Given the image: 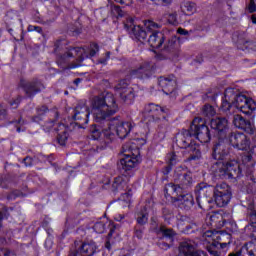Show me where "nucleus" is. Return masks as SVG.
I'll list each match as a JSON object with an SVG mask.
<instances>
[{
    "label": "nucleus",
    "mask_w": 256,
    "mask_h": 256,
    "mask_svg": "<svg viewBox=\"0 0 256 256\" xmlns=\"http://www.w3.org/2000/svg\"><path fill=\"white\" fill-rule=\"evenodd\" d=\"M215 108L209 104H205L202 108V114L204 117H213L215 115Z\"/></svg>",
    "instance_id": "nucleus-40"
},
{
    "label": "nucleus",
    "mask_w": 256,
    "mask_h": 256,
    "mask_svg": "<svg viewBox=\"0 0 256 256\" xmlns=\"http://www.w3.org/2000/svg\"><path fill=\"white\" fill-rule=\"evenodd\" d=\"M143 231H145V226H138L134 227V235L137 239H143Z\"/></svg>",
    "instance_id": "nucleus-42"
},
{
    "label": "nucleus",
    "mask_w": 256,
    "mask_h": 256,
    "mask_svg": "<svg viewBox=\"0 0 256 256\" xmlns=\"http://www.w3.org/2000/svg\"><path fill=\"white\" fill-rule=\"evenodd\" d=\"M231 187L227 183H221L214 186L212 197L217 207H226L229 205L232 197Z\"/></svg>",
    "instance_id": "nucleus-10"
},
{
    "label": "nucleus",
    "mask_w": 256,
    "mask_h": 256,
    "mask_svg": "<svg viewBox=\"0 0 256 256\" xmlns=\"http://www.w3.org/2000/svg\"><path fill=\"white\" fill-rule=\"evenodd\" d=\"M97 123H99V125L94 124L90 127L91 137L92 139H95V140L101 137V133L105 135V131H103V122H97Z\"/></svg>",
    "instance_id": "nucleus-32"
},
{
    "label": "nucleus",
    "mask_w": 256,
    "mask_h": 256,
    "mask_svg": "<svg viewBox=\"0 0 256 256\" xmlns=\"http://www.w3.org/2000/svg\"><path fill=\"white\" fill-rule=\"evenodd\" d=\"M145 113H148L154 121H162L164 129H167L169 122L167 121V115H169V109L167 107H161L159 105L150 103L145 106Z\"/></svg>",
    "instance_id": "nucleus-15"
},
{
    "label": "nucleus",
    "mask_w": 256,
    "mask_h": 256,
    "mask_svg": "<svg viewBox=\"0 0 256 256\" xmlns=\"http://www.w3.org/2000/svg\"><path fill=\"white\" fill-rule=\"evenodd\" d=\"M206 223L210 225V227L221 229V227L225 225V219L223 218V214L214 212L206 217Z\"/></svg>",
    "instance_id": "nucleus-27"
},
{
    "label": "nucleus",
    "mask_w": 256,
    "mask_h": 256,
    "mask_svg": "<svg viewBox=\"0 0 256 256\" xmlns=\"http://www.w3.org/2000/svg\"><path fill=\"white\" fill-rule=\"evenodd\" d=\"M252 23H254V25H256V14H253L251 17Z\"/></svg>",
    "instance_id": "nucleus-64"
},
{
    "label": "nucleus",
    "mask_w": 256,
    "mask_h": 256,
    "mask_svg": "<svg viewBox=\"0 0 256 256\" xmlns=\"http://www.w3.org/2000/svg\"><path fill=\"white\" fill-rule=\"evenodd\" d=\"M105 247H106V249H108V251H111V242H109V240L106 241Z\"/></svg>",
    "instance_id": "nucleus-63"
},
{
    "label": "nucleus",
    "mask_w": 256,
    "mask_h": 256,
    "mask_svg": "<svg viewBox=\"0 0 256 256\" xmlns=\"http://www.w3.org/2000/svg\"><path fill=\"white\" fill-rule=\"evenodd\" d=\"M153 75V65L149 62L141 64L138 68L130 70V77L134 79H148Z\"/></svg>",
    "instance_id": "nucleus-21"
},
{
    "label": "nucleus",
    "mask_w": 256,
    "mask_h": 256,
    "mask_svg": "<svg viewBox=\"0 0 256 256\" xmlns=\"http://www.w3.org/2000/svg\"><path fill=\"white\" fill-rule=\"evenodd\" d=\"M93 229L96 233H105V223L103 222H96L93 226Z\"/></svg>",
    "instance_id": "nucleus-43"
},
{
    "label": "nucleus",
    "mask_w": 256,
    "mask_h": 256,
    "mask_svg": "<svg viewBox=\"0 0 256 256\" xmlns=\"http://www.w3.org/2000/svg\"><path fill=\"white\" fill-rule=\"evenodd\" d=\"M178 221L180 223H191V217H189L187 215H179Z\"/></svg>",
    "instance_id": "nucleus-52"
},
{
    "label": "nucleus",
    "mask_w": 256,
    "mask_h": 256,
    "mask_svg": "<svg viewBox=\"0 0 256 256\" xmlns=\"http://www.w3.org/2000/svg\"><path fill=\"white\" fill-rule=\"evenodd\" d=\"M168 22L171 24V25H177V14L176 12L174 13H171L168 15Z\"/></svg>",
    "instance_id": "nucleus-49"
},
{
    "label": "nucleus",
    "mask_w": 256,
    "mask_h": 256,
    "mask_svg": "<svg viewBox=\"0 0 256 256\" xmlns=\"http://www.w3.org/2000/svg\"><path fill=\"white\" fill-rule=\"evenodd\" d=\"M116 221H123L125 219L124 214H119L118 216L115 217Z\"/></svg>",
    "instance_id": "nucleus-62"
},
{
    "label": "nucleus",
    "mask_w": 256,
    "mask_h": 256,
    "mask_svg": "<svg viewBox=\"0 0 256 256\" xmlns=\"http://www.w3.org/2000/svg\"><path fill=\"white\" fill-rule=\"evenodd\" d=\"M177 33L179 35H185V36L189 35V31H187V30H185L183 28H178Z\"/></svg>",
    "instance_id": "nucleus-59"
},
{
    "label": "nucleus",
    "mask_w": 256,
    "mask_h": 256,
    "mask_svg": "<svg viewBox=\"0 0 256 256\" xmlns=\"http://www.w3.org/2000/svg\"><path fill=\"white\" fill-rule=\"evenodd\" d=\"M159 231L160 233H162L165 239H168L169 243L165 241H160L158 242V247H160V249H163L164 251H167V249H169L171 245H173V238L175 237V235H177V233H175L173 229L167 228L165 226H161Z\"/></svg>",
    "instance_id": "nucleus-22"
},
{
    "label": "nucleus",
    "mask_w": 256,
    "mask_h": 256,
    "mask_svg": "<svg viewBox=\"0 0 256 256\" xmlns=\"http://www.w3.org/2000/svg\"><path fill=\"white\" fill-rule=\"evenodd\" d=\"M211 173L220 179H227V161L217 160L210 168Z\"/></svg>",
    "instance_id": "nucleus-24"
},
{
    "label": "nucleus",
    "mask_w": 256,
    "mask_h": 256,
    "mask_svg": "<svg viewBox=\"0 0 256 256\" xmlns=\"http://www.w3.org/2000/svg\"><path fill=\"white\" fill-rule=\"evenodd\" d=\"M231 107H235L244 115H251L256 109L255 100L247 98L246 95L241 94L239 90L235 88H228L224 92V98L222 99L221 109L224 113L231 110Z\"/></svg>",
    "instance_id": "nucleus-3"
},
{
    "label": "nucleus",
    "mask_w": 256,
    "mask_h": 256,
    "mask_svg": "<svg viewBox=\"0 0 256 256\" xmlns=\"http://www.w3.org/2000/svg\"><path fill=\"white\" fill-rule=\"evenodd\" d=\"M158 85L162 87L163 91H167V93H173L175 91V87H177V81L173 75L168 77L161 76L158 79Z\"/></svg>",
    "instance_id": "nucleus-25"
},
{
    "label": "nucleus",
    "mask_w": 256,
    "mask_h": 256,
    "mask_svg": "<svg viewBox=\"0 0 256 256\" xmlns=\"http://www.w3.org/2000/svg\"><path fill=\"white\" fill-rule=\"evenodd\" d=\"M207 237H212V243L207 246V251L212 256H221L220 249L231 245V234L225 231L206 232Z\"/></svg>",
    "instance_id": "nucleus-7"
},
{
    "label": "nucleus",
    "mask_w": 256,
    "mask_h": 256,
    "mask_svg": "<svg viewBox=\"0 0 256 256\" xmlns=\"http://www.w3.org/2000/svg\"><path fill=\"white\" fill-rule=\"evenodd\" d=\"M116 89L120 95V99H122L124 103H127L128 105L133 103V100L135 99V93L133 92V88L129 87V80H120L116 86Z\"/></svg>",
    "instance_id": "nucleus-19"
},
{
    "label": "nucleus",
    "mask_w": 256,
    "mask_h": 256,
    "mask_svg": "<svg viewBox=\"0 0 256 256\" xmlns=\"http://www.w3.org/2000/svg\"><path fill=\"white\" fill-rule=\"evenodd\" d=\"M247 10L249 13H255L256 11L255 0H250L249 4L247 5Z\"/></svg>",
    "instance_id": "nucleus-50"
},
{
    "label": "nucleus",
    "mask_w": 256,
    "mask_h": 256,
    "mask_svg": "<svg viewBox=\"0 0 256 256\" xmlns=\"http://www.w3.org/2000/svg\"><path fill=\"white\" fill-rule=\"evenodd\" d=\"M0 117H7V107L3 104H0Z\"/></svg>",
    "instance_id": "nucleus-55"
},
{
    "label": "nucleus",
    "mask_w": 256,
    "mask_h": 256,
    "mask_svg": "<svg viewBox=\"0 0 256 256\" xmlns=\"http://www.w3.org/2000/svg\"><path fill=\"white\" fill-rule=\"evenodd\" d=\"M21 101H22L21 96H17V98L10 101V105H11V107H14V109H17V107H19V104L21 103Z\"/></svg>",
    "instance_id": "nucleus-51"
},
{
    "label": "nucleus",
    "mask_w": 256,
    "mask_h": 256,
    "mask_svg": "<svg viewBox=\"0 0 256 256\" xmlns=\"http://www.w3.org/2000/svg\"><path fill=\"white\" fill-rule=\"evenodd\" d=\"M13 253L7 249V248H2L0 249V256H11Z\"/></svg>",
    "instance_id": "nucleus-54"
},
{
    "label": "nucleus",
    "mask_w": 256,
    "mask_h": 256,
    "mask_svg": "<svg viewBox=\"0 0 256 256\" xmlns=\"http://www.w3.org/2000/svg\"><path fill=\"white\" fill-rule=\"evenodd\" d=\"M167 159H168V166L166 167V171H167V173H169V171H171V167H173V165H177V163H179V156H177V154H175V152H172L167 155Z\"/></svg>",
    "instance_id": "nucleus-36"
},
{
    "label": "nucleus",
    "mask_w": 256,
    "mask_h": 256,
    "mask_svg": "<svg viewBox=\"0 0 256 256\" xmlns=\"http://www.w3.org/2000/svg\"><path fill=\"white\" fill-rule=\"evenodd\" d=\"M97 244L93 241H75L68 256H93L97 253Z\"/></svg>",
    "instance_id": "nucleus-11"
},
{
    "label": "nucleus",
    "mask_w": 256,
    "mask_h": 256,
    "mask_svg": "<svg viewBox=\"0 0 256 256\" xmlns=\"http://www.w3.org/2000/svg\"><path fill=\"white\" fill-rule=\"evenodd\" d=\"M57 141L59 145H65L67 143V133L65 130L62 133H59L57 136Z\"/></svg>",
    "instance_id": "nucleus-44"
},
{
    "label": "nucleus",
    "mask_w": 256,
    "mask_h": 256,
    "mask_svg": "<svg viewBox=\"0 0 256 256\" xmlns=\"http://www.w3.org/2000/svg\"><path fill=\"white\" fill-rule=\"evenodd\" d=\"M127 183H129V177L127 175L117 176L114 178L112 183L113 193H117V191H123V189L127 187Z\"/></svg>",
    "instance_id": "nucleus-29"
},
{
    "label": "nucleus",
    "mask_w": 256,
    "mask_h": 256,
    "mask_svg": "<svg viewBox=\"0 0 256 256\" xmlns=\"http://www.w3.org/2000/svg\"><path fill=\"white\" fill-rule=\"evenodd\" d=\"M19 87L23 89L28 99H33L37 93H41L45 89V84L39 78H33L32 80L20 79Z\"/></svg>",
    "instance_id": "nucleus-13"
},
{
    "label": "nucleus",
    "mask_w": 256,
    "mask_h": 256,
    "mask_svg": "<svg viewBox=\"0 0 256 256\" xmlns=\"http://www.w3.org/2000/svg\"><path fill=\"white\" fill-rule=\"evenodd\" d=\"M193 137H196L200 143H209L211 141V131L205 125V121L201 117H196L190 124Z\"/></svg>",
    "instance_id": "nucleus-9"
},
{
    "label": "nucleus",
    "mask_w": 256,
    "mask_h": 256,
    "mask_svg": "<svg viewBox=\"0 0 256 256\" xmlns=\"http://www.w3.org/2000/svg\"><path fill=\"white\" fill-rule=\"evenodd\" d=\"M233 124L237 129H242L245 133H255V126L251 124V121L245 120L241 115H234Z\"/></svg>",
    "instance_id": "nucleus-23"
},
{
    "label": "nucleus",
    "mask_w": 256,
    "mask_h": 256,
    "mask_svg": "<svg viewBox=\"0 0 256 256\" xmlns=\"http://www.w3.org/2000/svg\"><path fill=\"white\" fill-rule=\"evenodd\" d=\"M228 143L234 147V149H238V151H249L251 147V140L249 137L242 132H229L226 137Z\"/></svg>",
    "instance_id": "nucleus-14"
},
{
    "label": "nucleus",
    "mask_w": 256,
    "mask_h": 256,
    "mask_svg": "<svg viewBox=\"0 0 256 256\" xmlns=\"http://www.w3.org/2000/svg\"><path fill=\"white\" fill-rule=\"evenodd\" d=\"M197 247V244L195 241L190 239H185L182 242H180L179 245V253L180 255L185 256H207V253L200 250H195Z\"/></svg>",
    "instance_id": "nucleus-20"
},
{
    "label": "nucleus",
    "mask_w": 256,
    "mask_h": 256,
    "mask_svg": "<svg viewBox=\"0 0 256 256\" xmlns=\"http://www.w3.org/2000/svg\"><path fill=\"white\" fill-rule=\"evenodd\" d=\"M213 191H215V186L209 185L205 182H201L196 185L194 193L196 195V201L198 207L203 209V205L211 203V197H213Z\"/></svg>",
    "instance_id": "nucleus-12"
},
{
    "label": "nucleus",
    "mask_w": 256,
    "mask_h": 256,
    "mask_svg": "<svg viewBox=\"0 0 256 256\" xmlns=\"http://www.w3.org/2000/svg\"><path fill=\"white\" fill-rule=\"evenodd\" d=\"M238 48L245 51V49H253L255 47V43L249 40H245L243 38H238L237 40Z\"/></svg>",
    "instance_id": "nucleus-35"
},
{
    "label": "nucleus",
    "mask_w": 256,
    "mask_h": 256,
    "mask_svg": "<svg viewBox=\"0 0 256 256\" xmlns=\"http://www.w3.org/2000/svg\"><path fill=\"white\" fill-rule=\"evenodd\" d=\"M57 119H59V113L55 112V119L44 124L45 131H51V129H53V127L55 126V123H57Z\"/></svg>",
    "instance_id": "nucleus-41"
},
{
    "label": "nucleus",
    "mask_w": 256,
    "mask_h": 256,
    "mask_svg": "<svg viewBox=\"0 0 256 256\" xmlns=\"http://www.w3.org/2000/svg\"><path fill=\"white\" fill-rule=\"evenodd\" d=\"M97 53H99V45L97 43H91L89 52L90 57H95Z\"/></svg>",
    "instance_id": "nucleus-45"
},
{
    "label": "nucleus",
    "mask_w": 256,
    "mask_h": 256,
    "mask_svg": "<svg viewBox=\"0 0 256 256\" xmlns=\"http://www.w3.org/2000/svg\"><path fill=\"white\" fill-rule=\"evenodd\" d=\"M23 163L26 167H31V165H33V159L31 157H26L23 159Z\"/></svg>",
    "instance_id": "nucleus-57"
},
{
    "label": "nucleus",
    "mask_w": 256,
    "mask_h": 256,
    "mask_svg": "<svg viewBox=\"0 0 256 256\" xmlns=\"http://www.w3.org/2000/svg\"><path fill=\"white\" fill-rule=\"evenodd\" d=\"M116 3H120V5H131V0H115Z\"/></svg>",
    "instance_id": "nucleus-60"
},
{
    "label": "nucleus",
    "mask_w": 256,
    "mask_h": 256,
    "mask_svg": "<svg viewBox=\"0 0 256 256\" xmlns=\"http://www.w3.org/2000/svg\"><path fill=\"white\" fill-rule=\"evenodd\" d=\"M28 31H29V32L36 31L37 33H43V28H41V27H39V26L29 25V26H28Z\"/></svg>",
    "instance_id": "nucleus-53"
},
{
    "label": "nucleus",
    "mask_w": 256,
    "mask_h": 256,
    "mask_svg": "<svg viewBox=\"0 0 256 256\" xmlns=\"http://www.w3.org/2000/svg\"><path fill=\"white\" fill-rule=\"evenodd\" d=\"M98 63H100L101 65H107V58H100L98 60Z\"/></svg>",
    "instance_id": "nucleus-61"
},
{
    "label": "nucleus",
    "mask_w": 256,
    "mask_h": 256,
    "mask_svg": "<svg viewBox=\"0 0 256 256\" xmlns=\"http://www.w3.org/2000/svg\"><path fill=\"white\" fill-rule=\"evenodd\" d=\"M136 223V225L140 227H145V225L149 223V213L147 212V207L144 206L136 213Z\"/></svg>",
    "instance_id": "nucleus-30"
},
{
    "label": "nucleus",
    "mask_w": 256,
    "mask_h": 256,
    "mask_svg": "<svg viewBox=\"0 0 256 256\" xmlns=\"http://www.w3.org/2000/svg\"><path fill=\"white\" fill-rule=\"evenodd\" d=\"M177 45V40L170 39L164 44V53H175V46Z\"/></svg>",
    "instance_id": "nucleus-39"
},
{
    "label": "nucleus",
    "mask_w": 256,
    "mask_h": 256,
    "mask_svg": "<svg viewBox=\"0 0 256 256\" xmlns=\"http://www.w3.org/2000/svg\"><path fill=\"white\" fill-rule=\"evenodd\" d=\"M246 219L252 226L256 225V210L255 206L249 205L246 212Z\"/></svg>",
    "instance_id": "nucleus-33"
},
{
    "label": "nucleus",
    "mask_w": 256,
    "mask_h": 256,
    "mask_svg": "<svg viewBox=\"0 0 256 256\" xmlns=\"http://www.w3.org/2000/svg\"><path fill=\"white\" fill-rule=\"evenodd\" d=\"M151 27L159 28V24H156L153 21H148L145 24V28H142L140 25H135V20L132 17H126L124 22V28L128 31L131 37L137 39L141 43H147L152 49H161L163 43H165V34L159 31H153Z\"/></svg>",
    "instance_id": "nucleus-2"
},
{
    "label": "nucleus",
    "mask_w": 256,
    "mask_h": 256,
    "mask_svg": "<svg viewBox=\"0 0 256 256\" xmlns=\"http://www.w3.org/2000/svg\"><path fill=\"white\" fill-rule=\"evenodd\" d=\"M191 137H193L191 126L188 130L182 129L176 134V145L180 149H188L190 155L186 161H197V159H201V148L191 141Z\"/></svg>",
    "instance_id": "nucleus-5"
},
{
    "label": "nucleus",
    "mask_w": 256,
    "mask_h": 256,
    "mask_svg": "<svg viewBox=\"0 0 256 256\" xmlns=\"http://www.w3.org/2000/svg\"><path fill=\"white\" fill-rule=\"evenodd\" d=\"M247 177L249 178L250 181H253V183H256V169L248 168Z\"/></svg>",
    "instance_id": "nucleus-47"
},
{
    "label": "nucleus",
    "mask_w": 256,
    "mask_h": 256,
    "mask_svg": "<svg viewBox=\"0 0 256 256\" xmlns=\"http://www.w3.org/2000/svg\"><path fill=\"white\" fill-rule=\"evenodd\" d=\"M242 251L249 256H256V240L244 244V246H242Z\"/></svg>",
    "instance_id": "nucleus-34"
},
{
    "label": "nucleus",
    "mask_w": 256,
    "mask_h": 256,
    "mask_svg": "<svg viewBox=\"0 0 256 256\" xmlns=\"http://www.w3.org/2000/svg\"><path fill=\"white\" fill-rule=\"evenodd\" d=\"M243 253H245V252L243 251V247H242L240 250H238L236 252H231L230 254H228V256H242Z\"/></svg>",
    "instance_id": "nucleus-58"
},
{
    "label": "nucleus",
    "mask_w": 256,
    "mask_h": 256,
    "mask_svg": "<svg viewBox=\"0 0 256 256\" xmlns=\"http://www.w3.org/2000/svg\"><path fill=\"white\" fill-rule=\"evenodd\" d=\"M92 113L96 123H103L102 131L108 141H113L115 137L125 139L133 130L131 122L119 120V116L111 118L119 111V105L112 93H105L102 96L92 98Z\"/></svg>",
    "instance_id": "nucleus-1"
},
{
    "label": "nucleus",
    "mask_w": 256,
    "mask_h": 256,
    "mask_svg": "<svg viewBox=\"0 0 256 256\" xmlns=\"http://www.w3.org/2000/svg\"><path fill=\"white\" fill-rule=\"evenodd\" d=\"M242 161H243V163H250V165H252V167H250V169H255V168H253V163L251 162V161H253V155H251V152L244 154L242 156Z\"/></svg>",
    "instance_id": "nucleus-46"
},
{
    "label": "nucleus",
    "mask_w": 256,
    "mask_h": 256,
    "mask_svg": "<svg viewBox=\"0 0 256 256\" xmlns=\"http://www.w3.org/2000/svg\"><path fill=\"white\" fill-rule=\"evenodd\" d=\"M241 177V167L237 161H226V179H238Z\"/></svg>",
    "instance_id": "nucleus-26"
},
{
    "label": "nucleus",
    "mask_w": 256,
    "mask_h": 256,
    "mask_svg": "<svg viewBox=\"0 0 256 256\" xmlns=\"http://www.w3.org/2000/svg\"><path fill=\"white\" fill-rule=\"evenodd\" d=\"M210 127L218 136V139H227L229 133V120L225 117L211 119Z\"/></svg>",
    "instance_id": "nucleus-18"
},
{
    "label": "nucleus",
    "mask_w": 256,
    "mask_h": 256,
    "mask_svg": "<svg viewBox=\"0 0 256 256\" xmlns=\"http://www.w3.org/2000/svg\"><path fill=\"white\" fill-rule=\"evenodd\" d=\"M89 106L85 103H78L73 110L72 119L75 122H71L70 129H85V125L89 123Z\"/></svg>",
    "instance_id": "nucleus-8"
},
{
    "label": "nucleus",
    "mask_w": 256,
    "mask_h": 256,
    "mask_svg": "<svg viewBox=\"0 0 256 256\" xmlns=\"http://www.w3.org/2000/svg\"><path fill=\"white\" fill-rule=\"evenodd\" d=\"M8 217H9V212H7V210H5L4 214L3 212L0 211V227H2L3 219H8Z\"/></svg>",
    "instance_id": "nucleus-56"
},
{
    "label": "nucleus",
    "mask_w": 256,
    "mask_h": 256,
    "mask_svg": "<svg viewBox=\"0 0 256 256\" xmlns=\"http://www.w3.org/2000/svg\"><path fill=\"white\" fill-rule=\"evenodd\" d=\"M227 157H229V141L227 138H218L212 147V159L227 161Z\"/></svg>",
    "instance_id": "nucleus-17"
},
{
    "label": "nucleus",
    "mask_w": 256,
    "mask_h": 256,
    "mask_svg": "<svg viewBox=\"0 0 256 256\" xmlns=\"http://www.w3.org/2000/svg\"><path fill=\"white\" fill-rule=\"evenodd\" d=\"M156 5H162V7H167L173 3V0H151Z\"/></svg>",
    "instance_id": "nucleus-48"
},
{
    "label": "nucleus",
    "mask_w": 256,
    "mask_h": 256,
    "mask_svg": "<svg viewBox=\"0 0 256 256\" xmlns=\"http://www.w3.org/2000/svg\"><path fill=\"white\" fill-rule=\"evenodd\" d=\"M178 206L180 209H184V211H189L195 205V200L193 199V195L191 194H180L177 197Z\"/></svg>",
    "instance_id": "nucleus-28"
},
{
    "label": "nucleus",
    "mask_w": 256,
    "mask_h": 256,
    "mask_svg": "<svg viewBox=\"0 0 256 256\" xmlns=\"http://www.w3.org/2000/svg\"><path fill=\"white\" fill-rule=\"evenodd\" d=\"M84 55H87V49L83 47H71L67 53L57 58V64L62 69H76V67H81Z\"/></svg>",
    "instance_id": "nucleus-6"
},
{
    "label": "nucleus",
    "mask_w": 256,
    "mask_h": 256,
    "mask_svg": "<svg viewBox=\"0 0 256 256\" xmlns=\"http://www.w3.org/2000/svg\"><path fill=\"white\" fill-rule=\"evenodd\" d=\"M124 153V158L120 160V165L124 171H130V169H133L141 159V156L139 155V150H131V147L128 145H124L122 147Z\"/></svg>",
    "instance_id": "nucleus-16"
},
{
    "label": "nucleus",
    "mask_w": 256,
    "mask_h": 256,
    "mask_svg": "<svg viewBox=\"0 0 256 256\" xmlns=\"http://www.w3.org/2000/svg\"><path fill=\"white\" fill-rule=\"evenodd\" d=\"M187 169L183 166H178L176 168V173L174 175V181L176 184L169 183L165 186L164 191L166 195H179L181 191L191 189L193 187V173L190 171L179 173Z\"/></svg>",
    "instance_id": "nucleus-4"
},
{
    "label": "nucleus",
    "mask_w": 256,
    "mask_h": 256,
    "mask_svg": "<svg viewBox=\"0 0 256 256\" xmlns=\"http://www.w3.org/2000/svg\"><path fill=\"white\" fill-rule=\"evenodd\" d=\"M111 13L116 19H120L121 17H125V10L121 8V6L112 5L111 6Z\"/></svg>",
    "instance_id": "nucleus-37"
},
{
    "label": "nucleus",
    "mask_w": 256,
    "mask_h": 256,
    "mask_svg": "<svg viewBox=\"0 0 256 256\" xmlns=\"http://www.w3.org/2000/svg\"><path fill=\"white\" fill-rule=\"evenodd\" d=\"M183 11L186 13V15H193V13L197 11V4L194 2H186L184 4Z\"/></svg>",
    "instance_id": "nucleus-38"
},
{
    "label": "nucleus",
    "mask_w": 256,
    "mask_h": 256,
    "mask_svg": "<svg viewBox=\"0 0 256 256\" xmlns=\"http://www.w3.org/2000/svg\"><path fill=\"white\" fill-rule=\"evenodd\" d=\"M37 115L32 116L31 120L33 123H40V121H43V115H46V113H49V108L45 105L38 106L36 108Z\"/></svg>",
    "instance_id": "nucleus-31"
}]
</instances>
